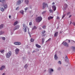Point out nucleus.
I'll return each instance as SVG.
<instances>
[{
  "label": "nucleus",
  "mask_w": 75,
  "mask_h": 75,
  "mask_svg": "<svg viewBox=\"0 0 75 75\" xmlns=\"http://www.w3.org/2000/svg\"><path fill=\"white\" fill-rule=\"evenodd\" d=\"M71 23H72V22L71 21H70V25H71Z\"/></svg>",
  "instance_id": "nucleus-53"
},
{
  "label": "nucleus",
  "mask_w": 75,
  "mask_h": 75,
  "mask_svg": "<svg viewBox=\"0 0 75 75\" xmlns=\"http://www.w3.org/2000/svg\"><path fill=\"white\" fill-rule=\"evenodd\" d=\"M11 16H9V18H11Z\"/></svg>",
  "instance_id": "nucleus-52"
},
{
  "label": "nucleus",
  "mask_w": 75,
  "mask_h": 75,
  "mask_svg": "<svg viewBox=\"0 0 75 75\" xmlns=\"http://www.w3.org/2000/svg\"><path fill=\"white\" fill-rule=\"evenodd\" d=\"M42 42L43 43L44 42V38H42Z\"/></svg>",
  "instance_id": "nucleus-40"
},
{
  "label": "nucleus",
  "mask_w": 75,
  "mask_h": 75,
  "mask_svg": "<svg viewBox=\"0 0 75 75\" xmlns=\"http://www.w3.org/2000/svg\"><path fill=\"white\" fill-rule=\"evenodd\" d=\"M20 26H19V25H18L17 26H16V27H15L14 29H13V30L14 31L15 30H17V29H18L19 27Z\"/></svg>",
  "instance_id": "nucleus-6"
},
{
  "label": "nucleus",
  "mask_w": 75,
  "mask_h": 75,
  "mask_svg": "<svg viewBox=\"0 0 75 75\" xmlns=\"http://www.w3.org/2000/svg\"><path fill=\"white\" fill-rule=\"evenodd\" d=\"M17 45H20L21 44V42H17Z\"/></svg>",
  "instance_id": "nucleus-34"
},
{
  "label": "nucleus",
  "mask_w": 75,
  "mask_h": 75,
  "mask_svg": "<svg viewBox=\"0 0 75 75\" xmlns=\"http://www.w3.org/2000/svg\"><path fill=\"white\" fill-rule=\"evenodd\" d=\"M23 27L25 28V32H27V29L28 28V34H29L30 37H31V33H30L29 32V29L28 28V27L27 26H25V24H23Z\"/></svg>",
  "instance_id": "nucleus-1"
},
{
  "label": "nucleus",
  "mask_w": 75,
  "mask_h": 75,
  "mask_svg": "<svg viewBox=\"0 0 75 75\" xmlns=\"http://www.w3.org/2000/svg\"><path fill=\"white\" fill-rule=\"evenodd\" d=\"M65 16V14H64L63 15V16L62 17V18H64Z\"/></svg>",
  "instance_id": "nucleus-37"
},
{
  "label": "nucleus",
  "mask_w": 75,
  "mask_h": 75,
  "mask_svg": "<svg viewBox=\"0 0 75 75\" xmlns=\"http://www.w3.org/2000/svg\"><path fill=\"white\" fill-rule=\"evenodd\" d=\"M58 32H56L54 34V37H57L58 36Z\"/></svg>",
  "instance_id": "nucleus-11"
},
{
  "label": "nucleus",
  "mask_w": 75,
  "mask_h": 75,
  "mask_svg": "<svg viewBox=\"0 0 75 75\" xmlns=\"http://www.w3.org/2000/svg\"><path fill=\"white\" fill-rule=\"evenodd\" d=\"M39 29H40V30H41V28H39Z\"/></svg>",
  "instance_id": "nucleus-57"
},
{
  "label": "nucleus",
  "mask_w": 75,
  "mask_h": 75,
  "mask_svg": "<svg viewBox=\"0 0 75 75\" xmlns=\"http://www.w3.org/2000/svg\"><path fill=\"white\" fill-rule=\"evenodd\" d=\"M64 6L66 8H67V7H68V5H67V4H65L64 5Z\"/></svg>",
  "instance_id": "nucleus-35"
},
{
  "label": "nucleus",
  "mask_w": 75,
  "mask_h": 75,
  "mask_svg": "<svg viewBox=\"0 0 75 75\" xmlns=\"http://www.w3.org/2000/svg\"><path fill=\"white\" fill-rule=\"evenodd\" d=\"M15 52L16 54H18V52H19V50L17 48L15 50Z\"/></svg>",
  "instance_id": "nucleus-7"
},
{
  "label": "nucleus",
  "mask_w": 75,
  "mask_h": 75,
  "mask_svg": "<svg viewBox=\"0 0 75 75\" xmlns=\"http://www.w3.org/2000/svg\"><path fill=\"white\" fill-rule=\"evenodd\" d=\"M60 33L61 34V33H62V31H60Z\"/></svg>",
  "instance_id": "nucleus-54"
},
{
  "label": "nucleus",
  "mask_w": 75,
  "mask_h": 75,
  "mask_svg": "<svg viewBox=\"0 0 75 75\" xmlns=\"http://www.w3.org/2000/svg\"><path fill=\"white\" fill-rule=\"evenodd\" d=\"M68 0H66V1H67Z\"/></svg>",
  "instance_id": "nucleus-59"
},
{
  "label": "nucleus",
  "mask_w": 75,
  "mask_h": 75,
  "mask_svg": "<svg viewBox=\"0 0 75 75\" xmlns=\"http://www.w3.org/2000/svg\"><path fill=\"white\" fill-rule=\"evenodd\" d=\"M48 71H49V73H51V72H54V69H49Z\"/></svg>",
  "instance_id": "nucleus-10"
},
{
  "label": "nucleus",
  "mask_w": 75,
  "mask_h": 75,
  "mask_svg": "<svg viewBox=\"0 0 75 75\" xmlns=\"http://www.w3.org/2000/svg\"><path fill=\"white\" fill-rule=\"evenodd\" d=\"M51 38H50L47 40V42L48 41H51Z\"/></svg>",
  "instance_id": "nucleus-43"
},
{
  "label": "nucleus",
  "mask_w": 75,
  "mask_h": 75,
  "mask_svg": "<svg viewBox=\"0 0 75 75\" xmlns=\"http://www.w3.org/2000/svg\"><path fill=\"white\" fill-rule=\"evenodd\" d=\"M5 75V73H4L2 74V75Z\"/></svg>",
  "instance_id": "nucleus-55"
},
{
  "label": "nucleus",
  "mask_w": 75,
  "mask_h": 75,
  "mask_svg": "<svg viewBox=\"0 0 75 75\" xmlns=\"http://www.w3.org/2000/svg\"><path fill=\"white\" fill-rule=\"evenodd\" d=\"M22 1H23V0H22Z\"/></svg>",
  "instance_id": "nucleus-61"
},
{
  "label": "nucleus",
  "mask_w": 75,
  "mask_h": 75,
  "mask_svg": "<svg viewBox=\"0 0 75 75\" xmlns=\"http://www.w3.org/2000/svg\"><path fill=\"white\" fill-rule=\"evenodd\" d=\"M5 1V0H0V2H1V3H3L4 1Z\"/></svg>",
  "instance_id": "nucleus-27"
},
{
  "label": "nucleus",
  "mask_w": 75,
  "mask_h": 75,
  "mask_svg": "<svg viewBox=\"0 0 75 75\" xmlns=\"http://www.w3.org/2000/svg\"><path fill=\"white\" fill-rule=\"evenodd\" d=\"M35 46L36 47H37V48H41V46H40V45H38V44H36Z\"/></svg>",
  "instance_id": "nucleus-17"
},
{
  "label": "nucleus",
  "mask_w": 75,
  "mask_h": 75,
  "mask_svg": "<svg viewBox=\"0 0 75 75\" xmlns=\"http://www.w3.org/2000/svg\"><path fill=\"white\" fill-rule=\"evenodd\" d=\"M65 60L66 62H68V57L67 56H66L65 58Z\"/></svg>",
  "instance_id": "nucleus-14"
},
{
  "label": "nucleus",
  "mask_w": 75,
  "mask_h": 75,
  "mask_svg": "<svg viewBox=\"0 0 75 75\" xmlns=\"http://www.w3.org/2000/svg\"><path fill=\"white\" fill-rule=\"evenodd\" d=\"M18 23V21H16V22H15L14 23V25H16V24H17Z\"/></svg>",
  "instance_id": "nucleus-22"
},
{
  "label": "nucleus",
  "mask_w": 75,
  "mask_h": 75,
  "mask_svg": "<svg viewBox=\"0 0 75 75\" xmlns=\"http://www.w3.org/2000/svg\"><path fill=\"white\" fill-rule=\"evenodd\" d=\"M37 27L36 26H34L33 28V30H34L35 29H37Z\"/></svg>",
  "instance_id": "nucleus-26"
},
{
  "label": "nucleus",
  "mask_w": 75,
  "mask_h": 75,
  "mask_svg": "<svg viewBox=\"0 0 75 75\" xmlns=\"http://www.w3.org/2000/svg\"><path fill=\"white\" fill-rule=\"evenodd\" d=\"M59 69H61V68H59Z\"/></svg>",
  "instance_id": "nucleus-60"
},
{
  "label": "nucleus",
  "mask_w": 75,
  "mask_h": 75,
  "mask_svg": "<svg viewBox=\"0 0 75 75\" xmlns=\"http://www.w3.org/2000/svg\"><path fill=\"white\" fill-rule=\"evenodd\" d=\"M4 33L3 32H0V35H1V34H3Z\"/></svg>",
  "instance_id": "nucleus-30"
},
{
  "label": "nucleus",
  "mask_w": 75,
  "mask_h": 75,
  "mask_svg": "<svg viewBox=\"0 0 75 75\" xmlns=\"http://www.w3.org/2000/svg\"><path fill=\"white\" fill-rule=\"evenodd\" d=\"M28 9V7H26L24 9V10H25V12H26Z\"/></svg>",
  "instance_id": "nucleus-21"
},
{
  "label": "nucleus",
  "mask_w": 75,
  "mask_h": 75,
  "mask_svg": "<svg viewBox=\"0 0 75 75\" xmlns=\"http://www.w3.org/2000/svg\"><path fill=\"white\" fill-rule=\"evenodd\" d=\"M30 8H32V7H30Z\"/></svg>",
  "instance_id": "nucleus-58"
},
{
  "label": "nucleus",
  "mask_w": 75,
  "mask_h": 75,
  "mask_svg": "<svg viewBox=\"0 0 75 75\" xmlns=\"http://www.w3.org/2000/svg\"><path fill=\"white\" fill-rule=\"evenodd\" d=\"M32 25V23H31V22H30L29 23L30 25Z\"/></svg>",
  "instance_id": "nucleus-44"
},
{
  "label": "nucleus",
  "mask_w": 75,
  "mask_h": 75,
  "mask_svg": "<svg viewBox=\"0 0 75 75\" xmlns=\"http://www.w3.org/2000/svg\"><path fill=\"white\" fill-rule=\"evenodd\" d=\"M4 27V25L2 24L0 25V29H1L2 28H3Z\"/></svg>",
  "instance_id": "nucleus-19"
},
{
  "label": "nucleus",
  "mask_w": 75,
  "mask_h": 75,
  "mask_svg": "<svg viewBox=\"0 0 75 75\" xmlns=\"http://www.w3.org/2000/svg\"><path fill=\"white\" fill-rule=\"evenodd\" d=\"M11 55V52L9 51L6 54V57L8 58H10V56Z\"/></svg>",
  "instance_id": "nucleus-3"
},
{
  "label": "nucleus",
  "mask_w": 75,
  "mask_h": 75,
  "mask_svg": "<svg viewBox=\"0 0 75 75\" xmlns=\"http://www.w3.org/2000/svg\"><path fill=\"white\" fill-rule=\"evenodd\" d=\"M54 4H55V3L54 2H53L52 3V5H54Z\"/></svg>",
  "instance_id": "nucleus-51"
},
{
  "label": "nucleus",
  "mask_w": 75,
  "mask_h": 75,
  "mask_svg": "<svg viewBox=\"0 0 75 75\" xmlns=\"http://www.w3.org/2000/svg\"><path fill=\"white\" fill-rule=\"evenodd\" d=\"M34 52H35V51L34 50L32 52L33 53H34Z\"/></svg>",
  "instance_id": "nucleus-49"
},
{
  "label": "nucleus",
  "mask_w": 75,
  "mask_h": 75,
  "mask_svg": "<svg viewBox=\"0 0 75 75\" xmlns=\"http://www.w3.org/2000/svg\"><path fill=\"white\" fill-rule=\"evenodd\" d=\"M7 7V4H6L4 6V8H6Z\"/></svg>",
  "instance_id": "nucleus-32"
},
{
  "label": "nucleus",
  "mask_w": 75,
  "mask_h": 75,
  "mask_svg": "<svg viewBox=\"0 0 75 75\" xmlns=\"http://www.w3.org/2000/svg\"><path fill=\"white\" fill-rule=\"evenodd\" d=\"M21 3V0H19L17 1V3H16V5H20V4Z\"/></svg>",
  "instance_id": "nucleus-8"
},
{
  "label": "nucleus",
  "mask_w": 75,
  "mask_h": 75,
  "mask_svg": "<svg viewBox=\"0 0 75 75\" xmlns=\"http://www.w3.org/2000/svg\"><path fill=\"white\" fill-rule=\"evenodd\" d=\"M42 28H43V29H45V28H46V26L44 25L42 27Z\"/></svg>",
  "instance_id": "nucleus-28"
},
{
  "label": "nucleus",
  "mask_w": 75,
  "mask_h": 75,
  "mask_svg": "<svg viewBox=\"0 0 75 75\" xmlns=\"http://www.w3.org/2000/svg\"><path fill=\"white\" fill-rule=\"evenodd\" d=\"M5 68V66H3L1 67L0 68V70L1 71H2L3 69H4Z\"/></svg>",
  "instance_id": "nucleus-12"
},
{
  "label": "nucleus",
  "mask_w": 75,
  "mask_h": 75,
  "mask_svg": "<svg viewBox=\"0 0 75 75\" xmlns=\"http://www.w3.org/2000/svg\"><path fill=\"white\" fill-rule=\"evenodd\" d=\"M54 58L56 60H57L58 58V57H57V54H55L54 55Z\"/></svg>",
  "instance_id": "nucleus-15"
},
{
  "label": "nucleus",
  "mask_w": 75,
  "mask_h": 75,
  "mask_svg": "<svg viewBox=\"0 0 75 75\" xmlns=\"http://www.w3.org/2000/svg\"><path fill=\"white\" fill-rule=\"evenodd\" d=\"M62 44L64 45L65 47H69V45L66 42H64Z\"/></svg>",
  "instance_id": "nucleus-5"
},
{
  "label": "nucleus",
  "mask_w": 75,
  "mask_h": 75,
  "mask_svg": "<svg viewBox=\"0 0 75 75\" xmlns=\"http://www.w3.org/2000/svg\"><path fill=\"white\" fill-rule=\"evenodd\" d=\"M20 13H21V14H23H23H24V11H23L21 10V11H20Z\"/></svg>",
  "instance_id": "nucleus-20"
},
{
  "label": "nucleus",
  "mask_w": 75,
  "mask_h": 75,
  "mask_svg": "<svg viewBox=\"0 0 75 75\" xmlns=\"http://www.w3.org/2000/svg\"><path fill=\"white\" fill-rule=\"evenodd\" d=\"M45 33V30H44L42 31V33L43 34H44V33Z\"/></svg>",
  "instance_id": "nucleus-36"
},
{
  "label": "nucleus",
  "mask_w": 75,
  "mask_h": 75,
  "mask_svg": "<svg viewBox=\"0 0 75 75\" xmlns=\"http://www.w3.org/2000/svg\"><path fill=\"white\" fill-rule=\"evenodd\" d=\"M47 6V7H48V5L46 3L44 2L43 3V6L42 8L43 9H44L45 8V7Z\"/></svg>",
  "instance_id": "nucleus-4"
},
{
  "label": "nucleus",
  "mask_w": 75,
  "mask_h": 75,
  "mask_svg": "<svg viewBox=\"0 0 75 75\" xmlns=\"http://www.w3.org/2000/svg\"><path fill=\"white\" fill-rule=\"evenodd\" d=\"M24 28H23V29H24Z\"/></svg>",
  "instance_id": "nucleus-62"
},
{
  "label": "nucleus",
  "mask_w": 75,
  "mask_h": 75,
  "mask_svg": "<svg viewBox=\"0 0 75 75\" xmlns=\"http://www.w3.org/2000/svg\"><path fill=\"white\" fill-rule=\"evenodd\" d=\"M72 16V15H70L69 16V18H70V17H71V16Z\"/></svg>",
  "instance_id": "nucleus-50"
},
{
  "label": "nucleus",
  "mask_w": 75,
  "mask_h": 75,
  "mask_svg": "<svg viewBox=\"0 0 75 75\" xmlns=\"http://www.w3.org/2000/svg\"><path fill=\"white\" fill-rule=\"evenodd\" d=\"M27 67H28V66H27V64H26L25 65L24 67V68L26 69L27 68Z\"/></svg>",
  "instance_id": "nucleus-29"
},
{
  "label": "nucleus",
  "mask_w": 75,
  "mask_h": 75,
  "mask_svg": "<svg viewBox=\"0 0 75 75\" xmlns=\"http://www.w3.org/2000/svg\"><path fill=\"white\" fill-rule=\"evenodd\" d=\"M25 4H28L29 3L28 0H25Z\"/></svg>",
  "instance_id": "nucleus-16"
},
{
  "label": "nucleus",
  "mask_w": 75,
  "mask_h": 75,
  "mask_svg": "<svg viewBox=\"0 0 75 75\" xmlns=\"http://www.w3.org/2000/svg\"><path fill=\"white\" fill-rule=\"evenodd\" d=\"M70 40H69V42H70Z\"/></svg>",
  "instance_id": "nucleus-56"
},
{
  "label": "nucleus",
  "mask_w": 75,
  "mask_h": 75,
  "mask_svg": "<svg viewBox=\"0 0 75 75\" xmlns=\"http://www.w3.org/2000/svg\"><path fill=\"white\" fill-rule=\"evenodd\" d=\"M49 11L51 13H53V11L51 9L49 10Z\"/></svg>",
  "instance_id": "nucleus-24"
},
{
  "label": "nucleus",
  "mask_w": 75,
  "mask_h": 75,
  "mask_svg": "<svg viewBox=\"0 0 75 75\" xmlns=\"http://www.w3.org/2000/svg\"><path fill=\"white\" fill-rule=\"evenodd\" d=\"M1 38H2L3 40H6V38L4 37H1Z\"/></svg>",
  "instance_id": "nucleus-31"
},
{
  "label": "nucleus",
  "mask_w": 75,
  "mask_h": 75,
  "mask_svg": "<svg viewBox=\"0 0 75 75\" xmlns=\"http://www.w3.org/2000/svg\"><path fill=\"white\" fill-rule=\"evenodd\" d=\"M72 24H73V25H74V26H75V23L74 22H73L72 23Z\"/></svg>",
  "instance_id": "nucleus-45"
},
{
  "label": "nucleus",
  "mask_w": 75,
  "mask_h": 75,
  "mask_svg": "<svg viewBox=\"0 0 75 75\" xmlns=\"http://www.w3.org/2000/svg\"><path fill=\"white\" fill-rule=\"evenodd\" d=\"M3 52H4V50H3L1 51V53H3Z\"/></svg>",
  "instance_id": "nucleus-46"
},
{
  "label": "nucleus",
  "mask_w": 75,
  "mask_h": 75,
  "mask_svg": "<svg viewBox=\"0 0 75 75\" xmlns=\"http://www.w3.org/2000/svg\"><path fill=\"white\" fill-rule=\"evenodd\" d=\"M70 14H71V12H68L67 13V16H68Z\"/></svg>",
  "instance_id": "nucleus-33"
},
{
  "label": "nucleus",
  "mask_w": 75,
  "mask_h": 75,
  "mask_svg": "<svg viewBox=\"0 0 75 75\" xmlns=\"http://www.w3.org/2000/svg\"><path fill=\"white\" fill-rule=\"evenodd\" d=\"M71 48H73V50L74 51H75V47H71Z\"/></svg>",
  "instance_id": "nucleus-23"
},
{
  "label": "nucleus",
  "mask_w": 75,
  "mask_h": 75,
  "mask_svg": "<svg viewBox=\"0 0 75 75\" xmlns=\"http://www.w3.org/2000/svg\"><path fill=\"white\" fill-rule=\"evenodd\" d=\"M52 8H53V11H55L56 10V8H57L56 7V6L55 5H53L52 6Z\"/></svg>",
  "instance_id": "nucleus-9"
},
{
  "label": "nucleus",
  "mask_w": 75,
  "mask_h": 75,
  "mask_svg": "<svg viewBox=\"0 0 75 75\" xmlns=\"http://www.w3.org/2000/svg\"><path fill=\"white\" fill-rule=\"evenodd\" d=\"M58 64H61V61H59Z\"/></svg>",
  "instance_id": "nucleus-41"
},
{
  "label": "nucleus",
  "mask_w": 75,
  "mask_h": 75,
  "mask_svg": "<svg viewBox=\"0 0 75 75\" xmlns=\"http://www.w3.org/2000/svg\"><path fill=\"white\" fill-rule=\"evenodd\" d=\"M0 9L2 11H4V9L3 8H1Z\"/></svg>",
  "instance_id": "nucleus-18"
},
{
  "label": "nucleus",
  "mask_w": 75,
  "mask_h": 75,
  "mask_svg": "<svg viewBox=\"0 0 75 75\" xmlns=\"http://www.w3.org/2000/svg\"><path fill=\"white\" fill-rule=\"evenodd\" d=\"M54 18V17L52 16H49V17H48V20H51V19H52V18Z\"/></svg>",
  "instance_id": "nucleus-13"
},
{
  "label": "nucleus",
  "mask_w": 75,
  "mask_h": 75,
  "mask_svg": "<svg viewBox=\"0 0 75 75\" xmlns=\"http://www.w3.org/2000/svg\"><path fill=\"white\" fill-rule=\"evenodd\" d=\"M46 12V11H44L42 13V14H44V13H45Z\"/></svg>",
  "instance_id": "nucleus-42"
},
{
  "label": "nucleus",
  "mask_w": 75,
  "mask_h": 75,
  "mask_svg": "<svg viewBox=\"0 0 75 75\" xmlns=\"http://www.w3.org/2000/svg\"><path fill=\"white\" fill-rule=\"evenodd\" d=\"M42 19V17L41 16H38L36 18L35 21L37 23H40V22L41 21Z\"/></svg>",
  "instance_id": "nucleus-2"
},
{
  "label": "nucleus",
  "mask_w": 75,
  "mask_h": 75,
  "mask_svg": "<svg viewBox=\"0 0 75 75\" xmlns=\"http://www.w3.org/2000/svg\"><path fill=\"white\" fill-rule=\"evenodd\" d=\"M45 34H44L42 35V37H45Z\"/></svg>",
  "instance_id": "nucleus-48"
},
{
  "label": "nucleus",
  "mask_w": 75,
  "mask_h": 75,
  "mask_svg": "<svg viewBox=\"0 0 75 75\" xmlns=\"http://www.w3.org/2000/svg\"><path fill=\"white\" fill-rule=\"evenodd\" d=\"M19 9V7H17L16 8V10H18Z\"/></svg>",
  "instance_id": "nucleus-39"
},
{
  "label": "nucleus",
  "mask_w": 75,
  "mask_h": 75,
  "mask_svg": "<svg viewBox=\"0 0 75 75\" xmlns=\"http://www.w3.org/2000/svg\"><path fill=\"white\" fill-rule=\"evenodd\" d=\"M34 40L33 38H31V39L30 40L31 42H34Z\"/></svg>",
  "instance_id": "nucleus-25"
},
{
  "label": "nucleus",
  "mask_w": 75,
  "mask_h": 75,
  "mask_svg": "<svg viewBox=\"0 0 75 75\" xmlns=\"http://www.w3.org/2000/svg\"><path fill=\"white\" fill-rule=\"evenodd\" d=\"M57 20H59V19H60V18H59V16H57Z\"/></svg>",
  "instance_id": "nucleus-38"
},
{
  "label": "nucleus",
  "mask_w": 75,
  "mask_h": 75,
  "mask_svg": "<svg viewBox=\"0 0 75 75\" xmlns=\"http://www.w3.org/2000/svg\"><path fill=\"white\" fill-rule=\"evenodd\" d=\"M14 44L15 45H17V42H15Z\"/></svg>",
  "instance_id": "nucleus-47"
}]
</instances>
